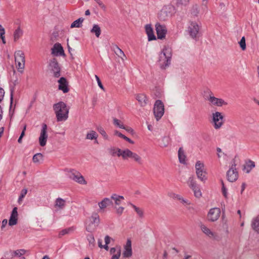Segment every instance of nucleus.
Here are the masks:
<instances>
[{
  "label": "nucleus",
  "instance_id": "f257e3e1",
  "mask_svg": "<svg viewBox=\"0 0 259 259\" xmlns=\"http://www.w3.org/2000/svg\"><path fill=\"white\" fill-rule=\"evenodd\" d=\"M53 109L55 112L57 121H65L68 118L69 109L64 102H59L53 105Z\"/></svg>",
  "mask_w": 259,
  "mask_h": 259
},
{
  "label": "nucleus",
  "instance_id": "f03ea898",
  "mask_svg": "<svg viewBox=\"0 0 259 259\" xmlns=\"http://www.w3.org/2000/svg\"><path fill=\"white\" fill-rule=\"evenodd\" d=\"M100 222L99 215L97 213H94L92 215L87 219L84 222V227L85 230L92 233L94 232Z\"/></svg>",
  "mask_w": 259,
  "mask_h": 259
},
{
  "label": "nucleus",
  "instance_id": "7ed1b4c3",
  "mask_svg": "<svg viewBox=\"0 0 259 259\" xmlns=\"http://www.w3.org/2000/svg\"><path fill=\"white\" fill-rule=\"evenodd\" d=\"M171 55L168 49L164 48L159 54L158 64L161 69H165L170 63Z\"/></svg>",
  "mask_w": 259,
  "mask_h": 259
},
{
  "label": "nucleus",
  "instance_id": "20e7f679",
  "mask_svg": "<svg viewBox=\"0 0 259 259\" xmlns=\"http://www.w3.org/2000/svg\"><path fill=\"white\" fill-rule=\"evenodd\" d=\"M49 69L55 78H58L61 75V68L56 58L50 59L49 62Z\"/></svg>",
  "mask_w": 259,
  "mask_h": 259
},
{
  "label": "nucleus",
  "instance_id": "39448f33",
  "mask_svg": "<svg viewBox=\"0 0 259 259\" xmlns=\"http://www.w3.org/2000/svg\"><path fill=\"white\" fill-rule=\"evenodd\" d=\"M196 174L197 178L202 182H205L207 179L206 172L204 170V164L200 160L197 161L195 164Z\"/></svg>",
  "mask_w": 259,
  "mask_h": 259
},
{
  "label": "nucleus",
  "instance_id": "423d86ee",
  "mask_svg": "<svg viewBox=\"0 0 259 259\" xmlns=\"http://www.w3.org/2000/svg\"><path fill=\"white\" fill-rule=\"evenodd\" d=\"M164 113V104L160 100H156L153 107V113L156 119L159 120Z\"/></svg>",
  "mask_w": 259,
  "mask_h": 259
},
{
  "label": "nucleus",
  "instance_id": "0eeeda50",
  "mask_svg": "<svg viewBox=\"0 0 259 259\" xmlns=\"http://www.w3.org/2000/svg\"><path fill=\"white\" fill-rule=\"evenodd\" d=\"M236 164L235 163V160L232 161L231 166L227 172V177L228 181L230 182H234L236 181L238 178V174L236 168Z\"/></svg>",
  "mask_w": 259,
  "mask_h": 259
},
{
  "label": "nucleus",
  "instance_id": "6e6552de",
  "mask_svg": "<svg viewBox=\"0 0 259 259\" xmlns=\"http://www.w3.org/2000/svg\"><path fill=\"white\" fill-rule=\"evenodd\" d=\"M207 100L212 106L222 107L224 105H227V103L223 99L215 97L212 93H211L207 97Z\"/></svg>",
  "mask_w": 259,
  "mask_h": 259
},
{
  "label": "nucleus",
  "instance_id": "1a4fd4ad",
  "mask_svg": "<svg viewBox=\"0 0 259 259\" xmlns=\"http://www.w3.org/2000/svg\"><path fill=\"white\" fill-rule=\"evenodd\" d=\"M199 31V26L195 21H190L188 26V31L193 38L197 36Z\"/></svg>",
  "mask_w": 259,
  "mask_h": 259
},
{
  "label": "nucleus",
  "instance_id": "9d476101",
  "mask_svg": "<svg viewBox=\"0 0 259 259\" xmlns=\"http://www.w3.org/2000/svg\"><path fill=\"white\" fill-rule=\"evenodd\" d=\"M212 120L214 123L215 128L221 127L223 123L224 116L222 113L220 112H215L212 114Z\"/></svg>",
  "mask_w": 259,
  "mask_h": 259
},
{
  "label": "nucleus",
  "instance_id": "9b49d317",
  "mask_svg": "<svg viewBox=\"0 0 259 259\" xmlns=\"http://www.w3.org/2000/svg\"><path fill=\"white\" fill-rule=\"evenodd\" d=\"M221 213V210L218 208H213L209 210L208 214L207 219L209 221L215 222L218 220Z\"/></svg>",
  "mask_w": 259,
  "mask_h": 259
},
{
  "label": "nucleus",
  "instance_id": "f8f14e48",
  "mask_svg": "<svg viewBox=\"0 0 259 259\" xmlns=\"http://www.w3.org/2000/svg\"><path fill=\"white\" fill-rule=\"evenodd\" d=\"M155 28L158 38L160 39L164 38L167 33L166 26L157 23L155 25Z\"/></svg>",
  "mask_w": 259,
  "mask_h": 259
},
{
  "label": "nucleus",
  "instance_id": "ddd939ff",
  "mask_svg": "<svg viewBox=\"0 0 259 259\" xmlns=\"http://www.w3.org/2000/svg\"><path fill=\"white\" fill-rule=\"evenodd\" d=\"M58 82L59 83L58 89L59 90L62 91L64 93L69 92L68 82L66 78L61 77L58 80Z\"/></svg>",
  "mask_w": 259,
  "mask_h": 259
},
{
  "label": "nucleus",
  "instance_id": "4468645a",
  "mask_svg": "<svg viewBox=\"0 0 259 259\" xmlns=\"http://www.w3.org/2000/svg\"><path fill=\"white\" fill-rule=\"evenodd\" d=\"M170 9H171V7L170 6H164L158 13L159 18L163 20H165L170 12L169 11Z\"/></svg>",
  "mask_w": 259,
  "mask_h": 259
},
{
  "label": "nucleus",
  "instance_id": "2eb2a0df",
  "mask_svg": "<svg viewBox=\"0 0 259 259\" xmlns=\"http://www.w3.org/2000/svg\"><path fill=\"white\" fill-rule=\"evenodd\" d=\"M132 255V242L128 239L126 245L124 247V251L122 255L124 257H130Z\"/></svg>",
  "mask_w": 259,
  "mask_h": 259
},
{
  "label": "nucleus",
  "instance_id": "dca6fc26",
  "mask_svg": "<svg viewBox=\"0 0 259 259\" xmlns=\"http://www.w3.org/2000/svg\"><path fill=\"white\" fill-rule=\"evenodd\" d=\"M68 176L71 179L78 182V183H80L81 175L79 171L74 169H72L68 173Z\"/></svg>",
  "mask_w": 259,
  "mask_h": 259
},
{
  "label": "nucleus",
  "instance_id": "f3484780",
  "mask_svg": "<svg viewBox=\"0 0 259 259\" xmlns=\"http://www.w3.org/2000/svg\"><path fill=\"white\" fill-rule=\"evenodd\" d=\"M17 208L15 207L13 209L9 221V225L10 226H14L17 223Z\"/></svg>",
  "mask_w": 259,
  "mask_h": 259
},
{
  "label": "nucleus",
  "instance_id": "a211bd4d",
  "mask_svg": "<svg viewBox=\"0 0 259 259\" xmlns=\"http://www.w3.org/2000/svg\"><path fill=\"white\" fill-rule=\"evenodd\" d=\"M52 54L56 56L64 54L62 47L60 44H55L52 49Z\"/></svg>",
  "mask_w": 259,
  "mask_h": 259
},
{
  "label": "nucleus",
  "instance_id": "6ab92c4d",
  "mask_svg": "<svg viewBox=\"0 0 259 259\" xmlns=\"http://www.w3.org/2000/svg\"><path fill=\"white\" fill-rule=\"evenodd\" d=\"M48 138V135L47 133V131H41L38 139L39 145L41 147H44L46 145Z\"/></svg>",
  "mask_w": 259,
  "mask_h": 259
},
{
  "label": "nucleus",
  "instance_id": "aec40b11",
  "mask_svg": "<svg viewBox=\"0 0 259 259\" xmlns=\"http://www.w3.org/2000/svg\"><path fill=\"white\" fill-rule=\"evenodd\" d=\"M145 31L148 37V40L149 41L152 40H155L156 37L154 34L153 28L151 25L147 24L145 26Z\"/></svg>",
  "mask_w": 259,
  "mask_h": 259
},
{
  "label": "nucleus",
  "instance_id": "412c9836",
  "mask_svg": "<svg viewBox=\"0 0 259 259\" xmlns=\"http://www.w3.org/2000/svg\"><path fill=\"white\" fill-rule=\"evenodd\" d=\"M86 238L88 241V248L93 249L96 245V242L94 236L92 233L87 235Z\"/></svg>",
  "mask_w": 259,
  "mask_h": 259
},
{
  "label": "nucleus",
  "instance_id": "4be33fe9",
  "mask_svg": "<svg viewBox=\"0 0 259 259\" xmlns=\"http://www.w3.org/2000/svg\"><path fill=\"white\" fill-rule=\"evenodd\" d=\"M107 150L109 154L112 156H117L118 157H120L121 155V150L118 148L111 146Z\"/></svg>",
  "mask_w": 259,
  "mask_h": 259
},
{
  "label": "nucleus",
  "instance_id": "5701e85b",
  "mask_svg": "<svg viewBox=\"0 0 259 259\" xmlns=\"http://www.w3.org/2000/svg\"><path fill=\"white\" fill-rule=\"evenodd\" d=\"M112 204L113 202L112 200L109 198H105L98 203V205L101 209L105 208L106 207Z\"/></svg>",
  "mask_w": 259,
  "mask_h": 259
},
{
  "label": "nucleus",
  "instance_id": "b1692460",
  "mask_svg": "<svg viewBox=\"0 0 259 259\" xmlns=\"http://www.w3.org/2000/svg\"><path fill=\"white\" fill-rule=\"evenodd\" d=\"M136 99L141 106H145L147 103L148 99L146 96L144 94L137 95Z\"/></svg>",
  "mask_w": 259,
  "mask_h": 259
},
{
  "label": "nucleus",
  "instance_id": "393cba45",
  "mask_svg": "<svg viewBox=\"0 0 259 259\" xmlns=\"http://www.w3.org/2000/svg\"><path fill=\"white\" fill-rule=\"evenodd\" d=\"M15 59L16 62H25V56L24 53L21 51H18L15 53Z\"/></svg>",
  "mask_w": 259,
  "mask_h": 259
},
{
  "label": "nucleus",
  "instance_id": "a878e982",
  "mask_svg": "<svg viewBox=\"0 0 259 259\" xmlns=\"http://www.w3.org/2000/svg\"><path fill=\"white\" fill-rule=\"evenodd\" d=\"M255 167V162L251 160H249L246 162L244 166L243 169L245 170L246 173H249L251 170Z\"/></svg>",
  "mask_w": 259,
  "mask_h": 259
},
{
  "label": "nucleus",
  "instance_id": "bb28decb",
  "mask_svg": "<svg viewBox=\"0 0 259 259\" xmlns=\"http://www.w3.org/2000/svg\"><path fill=\"white\" fill-rule=\"evenodd\" d=\"M178 157L179 159V161L180 163L182 164L186 163V155L185 154L184 151L182 147H180L178 151Z\"/></svg>",
  "mask_w": 259,
  "mask_h": 259
},
{
  "label": "nucleus",
  "instance_id": "cd10ccee",
  "mask_svg": "<svg viewBox=\"0 0 259 259\" xmlns=\"http://www.w3.org/2000/svg\"><path fill=\"white\" fill-rule=\"evenodd\" d=\"M251 227L255 231L259 233V214L252 220Z\"/></svg>",
  "mask_w": 259,
  "mask_h": 259
},
{
  "label": "nucleus",
  "instance_id": "c85d7f7f",
  "mask_svg": "<svg viewBox=\"0 0 259 259\" xmlns=\"http://www.w3.org/2000/svg\"><path fill=\"white\" fill-rule=\"evenodd\" d=\"M111 199L114 201V203L116 205H119L124 198L122 196L118 195L116 194H113L111 196Z\"/></svg>",
  "mask_w": 259,
  "mask_h": 259
},
{
  "label": "nucleus",
  "instance_id": "c756f323",
  "mask_svg": "<svg viewBox=\"0 0 259 259\" xmlns=\"http://www.w3.org/2000/svg\"><path fill=\"white\" fill-rule=\"evenodd\" d=\"M187 184H188L189 187L192 190L195 189V188H196L198 187H199L197 185V184L196 183V182L193 176L189 177V179L188 180V182H187Z\"/></svg>",
  "mask_w": 259,
  "mask_h": 259
},
{
  "label": "nucleus",
  "instance_id": "7c9ffc66",
  "mask_svg": "<svg viewBox=\"0 0 259 259\" xmlns=\"http://www.w3.org/2000/svg\"><path fill=\"white\" fill-rule=\"evenodd\" d=\"M201 229L202 231L208 237H213L214 236V233L205 225H201Z\"/></svg>",
  "mask_w": 259,
  "mask_h": 259
},
{
  "label": "nucleus",
  "instance_id": "2f4dec72",
  "mask_svg": "<svg viewBox=\"0 0 259 259\" xmlns=\"http://www.w3.org/2000/svg\"><path fill=\"white\" fill-rule=\"evenodd\" d=\"M91 32L95 33L97 37H99L101 34V30L100 26L97 24H94Z\"/></svg>",
  "mask_w": 259,
  "mask_h": 259
},
{
  "label": "nucleus",
  "instance_id": "473e14b6",
  "mask_svg": "<svg viewBox=\"0 0 259 259\" xmlns=\"http://www.w3.org/2000/svg\"><path fill=\"white\" fill-rule=\"evenodd\" d=\"M132 153V151L128 149H126L121 150L120 156H121L123 159H126L128 158H131Z\"/></svg>",
  "mask_w": 259,
  "mask_h": 259
},
{
  "label": "nucleus",
  "instance_id": "72a5a7b5",
  "mask_svg": "<svg viewBox=\"0 0 259 259\" xmlns=\"http://www.w3.org/2000/svg\"><path fill=\"white\" fill-rule=\"evenodd\" d=\"M128 205H130L137 212V214L139 216L140 218H143L144 217V212L143 210L141 209L140 208L137 207L134 204H132V203H129Z\"/></svg>",
  "mask_w": 259,
  "mask_h": 259
},
{
  "label": "nucleus",
  "instance_id": "f704fd0d",
  "mask_svg": "<svg viewBox=\"0 0 259 259\" xmlns=\"http://www.w3.org/2000/svg\"><path fill=\"white\" fill-rule=\"evenodd\" d=\"M23 34V30L20 28V27H18L17 29H16L14 33V40L15 41H16Z\"/></svg>",
  "mask_w": 259,
  "mask_h": 259
},
{
  "label": "nucleus",
  "instance_id": "c9c22d12",
  "mask_svg": "<svg viewBox=\"0 0 259 259\" xmlns=\"http://www.w3.org/2000/svg\"><path fill=\"white\" fill-rule=\"evenodd\" d=\"M65 205V201L62 198H58L56 200L55 206L63 209Z\"/></svg>",
  "mask_w": 259,
  "mask_h": 259
},
{
  "label": "nucleus",
  "instance_id": "e433bc0d",
  "mask_svg": "<svg viewBox=\"0 0 259 259\" xmlns=\"http://www.w3.org/2000/svg\"><path fill=\"white\" fill-rule=\"evenodd\" d=\"M114 51L119 57L123 60V58L125 57V55L123 52L117 46H115Z\"/></svg>",
  "mask_w": 259,
  "mask_h": 259
},
{
  "label": "nucleus",
  "instance_id": "4c0bfd02",
  "mask_svg": "<svg viewBox=\"0 0 259 259\" xmlns=\"http://www.w3.org/2000/svg\"><path fill=\"white\" fill-rule=\"evenodd\" d=\"M113 124L116 127L126 130V127L124 126L123 122L119 119L114 118L113 119Z\"/></svg>",
  "mask_w": 259,
  "mask_h": 259
},
{
  "label": "nucleus",
  "instance_id": "58836bf2",
  "mask_svg": "<svg viewBox=\"0 0 259 259\" xmlns=\"http://www.w3.org/2000/svg\"><path fill=\"white\" fill-rule=\"evenodd\" d=\"M43 155L40 153L35 154L32 158V160L34 163L39 162L43 160Z\"/></svg>",
  "mask_w": 259,
  "mask_h": 259
},
{
  "label": "nucleus",
  "instance_id": "ea45409f",
  "mask_svg": "<svg viewBox=\"0 0 259 259\" xmlns=\"http://www.w3.org/2000/svg\"><path fill=\"white\" fill-rule=\"evenodd\" d=\"M97 137V134L94 131H92V132L88 134L87 136V138L88 139H90V140L95 139L96 140H95V142L96 143H98L97 140H96Z\"/></svg>",
  "mask_w": 259,
  "mask_h": 259
},
{
  "label": "nucleus",
  "instance_id": "a19ab883",
  "mask_svg": "<svg viewBox=\"0 0 259 259\" xmlns=\"http://www.w3.org/2000/svg\"><path fill=\"white\" fill-rule=\"evenodd\" d=\"M131 158H133L139 164H142V163L141 157L135 153L132 152Z\"/></svg>",
  "mask_w": 259,
  "mask_h": 259
},
{
  "label": "nucleus",
  "instance_id": "79ce46f5",
  "mask_svg": "<svg viewBox=\"0 0 259 259\" xmlns=\"http://www.w3.org/2000/svg\"><path fill=\"white\" fill-rule=\"evenodd\" d=\"M169 138L167 137H164L161 141V142L160 143V146L165 147L167 146V145L169 143Z\"/></svg>",
  "mask_w": 259,
  "mask_h": 259
},
{
  "label": "nucleus",
  "instance_id": "37998d69",
  "mask_svg": "<svg viewBox=\"0 0 259 259\" xmlns=\"http://www.w3.org/2000/svg\"><path fill=\"white\" fill-rule=\"evenodd\" d=\"M73 229L72 228H69L67 229H65L62 230L60 232L59 234V237H61L62 236L69 234L71 231H72Z\"/></svg>",
  "mask_w": 259,
  "mask_h": 259
},
{
  "label": "nucleus",
  "instance_id": "c03bdc74",
  "mask_svg": "<svg viewBox=\"0 0 259 259\" xmlns=\"http://www.w3.org/2000/svg\"><path fill=\"white\" fill-rule=\"evenodd\" d=\"M27 193V190L26 189H23L21 192L20 195L19 196L18 202L19 204H21L23 198L25 196Z\"/></svg>",
  "mask_w": 259,
  "mask_h": 259
},
{
  "label": "nucleus",
  "instance_id": "a18cd8bd",
  "mask_svg": "<svg viewBox=\"0 0 259 259\" xmlns=\"http://www.w3.org/2000/svg\"><path fill=\"white\" fill-rule=\"evenodd\" d=\"M81 27V18H79L76 20L74 21L70 26L71 28L77 27L79 28Z\"/></svg>",
  "mask_w": 259,
  "mask_h": 259
},
{
  "label": "nucleus",
  "instance_id": "49530a36",
  "mask_svg": "<svg viewBox=\"0 0 259 259\" xmlns=\"http://www.w3.org/2000/svg\"><path fill=\"white\" fill-rule=\"evenodd\" d=\"M199 12V7L197 5H193L192 7L191 14L197 16Z\"/></svg>",
  "mask_w": 259,
  "mask_h": 259
},
{
  "label": "nucleus",
  "instance_id": "de8ad7c7",
  "mask_svg": "<svg viewBox=\"0 0 259 259\" xmlns=\"http://www.w3.org/2000/svg\"><path fill=\"white\" fill-rule=\"evenodd\" d=\"M17 67L20 73H23L25 67V62H17Z\"/></svg>",
  "mask_w": 259,
  "mask_h": 259
},
{
  "label": "nucleus",
  "instance_id": "09e8293b",
  "mask_svg": "<svg viewBox=\"0 0 259 259\" xmlns=\"http://www.w3.org/2000/svg\"><path fill=\"white\" fill-rule=\"evenodd\" d=\"M177 5L179 6H186L188 5L189 3L190 0H176Z\"/></svg>",
  "mask_w": 259,
  "mask_h": 259
},
{
  "label": "nucleus",
  "instance_id": "8fccbe9b",
  "mask_svg": "<svg viewBox=\"0 0 259 259\" xmlns=\"http://www.w3.org/2000/svg\"><path fill=\"white\" fill-rule=\"evenodd\" d=\"M239 45L242 50L244 51L246 49L245 38L244 36L241 38L240 41H239Z\"/></svg>",
  "mask_w": 259,
  "mask_h": 259
},
{
  "label": "nucleus",
  "instance_id": "3c124183",
  "mask_svg": "<svg viewBox=\"0 0 259 259\" xmlns=\"http://www.w3.org/2000/svg\"><path fill=\"white\" fill-rule=\"evenodd\" d=\"M196 197L199 198L201 196V192L199 187L192 190Z\"/></svg>",
  "mask_w": 259,
  "mask_h": 259
},
{
  "label": "nucleus",
  "instance_id": "603ef678",
  "mask_svg": "<svg viewBox=\"0 0 259 259\" xmlns=\"http://www.w3.org/2000/svg\"><path fill=\"white\" fill-rule=\"evenodd\" d=\"M25 252L26 251L24 249H18L14 251V254L15 256H21V255L24 254Z\"/></svg>",
  "mask_w": 259,
  "mask_h": 259
},
{
  "label": "nucleus",
  "instance_id": "864d4df0",
  "mask_svg": "<svg viewBox=\"0 0 259 259\" xmlns=\"http://www.w3.org/2000/svg\"><path fill=\"white\" fill-rule=\"evenodd\" d=\"M221 184H222V190L223 194L225 197H227V189L225 187L224 182L222 180L221 181Z\"/></svg>",
  "mask_w": 259,
  "mask_h": 259
},
{
  "label": "nucleus",
  "instance_id": "5fc2aeb1",
  "mask_svg": "<svg viewBox=\"0 0 259 259\" xmlns=\"http://www.w3.org/2000/svg\"><path fill=\"white\" fill-rule=\"evenodd\" d=\"M95 78L96 79V80L97 81V83H98V84L99 85V87L103 91L105 90V89L99 78V77L97 75H95Z\"/></svg>",
  "mask_w": 259,
  "mask_h": 259
},
{
  "label": "nucleus",
  "instance_id": "6e6d98bb",
  "mask_svg": "<svg viewBox=\"0 0 259 259\" xmlns=\"http://www.w3.org/2000/svg\"><path fill=\"white\" fill-rule=\"evenodd\" d=\"M120 249H118L117 251V252L112 255L111 259H119V256H120Z\"/></svg>",
  "mask_w": 259,
  "mask_h": 259
},
{
  "label": "nucleus",
  "instance_id": "4d7b16f0",
  "mask_svg": "<svg viewBox=\"0 0 259 259\" xmlns=\"http://www.w3.org/2000/svg\"><path fill=\"white\" fill-rule=\"evenodd\" d=\"M98 5L99 6L103 9H105L106 8V6L105 5L101 2V0H94Z\"/></svg>",
  "mask_w": 259,
  "mask_h": 259
},
{
  "label": "nucleus",
  "instance_id": "13d9d810",
  "mask_svg": "<svg viewBox=\"0 0 259 259\" xmlns=\"http://www.w3.org/2000/svg\"><path fill=\"white\" fill-rule=\"evenodd\" d=\"M98 5L99 6L103 9H105L106 8V6L105 5L101 2V0H94Z\"/></svg>",
  "mask_w": 259,
  "mask_h": 259
},
{
  "label": "nucleus",
  "instance_id": "bf43d9fd",
  "mask_svg": "<svg viewBox=\"0 0 259 259\" xmlns=\"http://www.w3.org/2000/svg\"><path fill=\"white\" fill-rule=\"evenodd\" d=\"M124 208L123 207H119L116 209V213L119 215L121 214Z\"/></svg>",
  "mask_w": 259,
  "mask_h": 259
},
{
  "label": "nucleus",
  "instance_id": "052dcab7",
  "mask_svg": "<svg viewBox=\"0 0 259 259\" xmlns=\"http://www.w3.org/2000/svg\"><path fill=\"white\" fill-rule=\"evenodd\" d=\"M105 242L106 244H109L111 240L112 239L110 237H109L108 235H106L105 237Z\"/></svg>",
  "mask_w": 259,
  "mask_h": 259
},
{
  "label": "nucleus",
  "instance_id": "680f3d73",
  "mask_svg": "<svg viewBox=\"0 0 259 259\" xmlns=\"http://www.w3.org/2000/svg\"><path fill=\"white\" fill-rule=\"evenodd\" d=\"M14 91V88L13 87L11 89V97H10V100H11V106L12 104L13 100V92Z\"/></svg>",
  "mask_w": 259,
  "mask_h": 259
},
{
  "label": "nucleus",
  "instance_id": "e2e57ef3",
  "mask_svg": "<svg viewBox=\"0 0 259 259\" xmlns=\"http://www.w3.org/2000/svg\"><path fill=\"white\" fill-rule=\"evenodd\" d=\"M5 94L4 90L2 89H0V102L3 99Z\"/></svg>",
  "mask_w": 259,
  "mask_h": 259
},
{
  "label": "nucleus",
  "instance_id": "0e129e2a",
  "mask_svg": "<svg viewBox=\"0 0 259 259\" xmlns=\"http://www.w3.org/2000/svg\"><path fill=\"white\" fill-rule=\"evenodd\" d=\"M119 249H117L115 247H112V248H111L110 249V253L111 254H112V255L113 254H115L116 252H117V251Z\"/></svg>",
  "mask_w": 259,
  "mask_h": 259
},
{
  "label": "nucleus",
  "instance_id": "69168bd1",
  "mask_svg": "<svg viewBox=\"0 0 259 259\" xmlns=\"http://www.w3.org/2000/svg\"><path fill=\"white\" fill-rule=\"evenodd\" d=\"M8 223V221H7V219H4L2 222V227H1V229H3L5 227V226H6V225Z\"/></svg>",
  "mask_w": 259,
  "mask_h": 259
},
{
  "label": "nucleus",
  "instance_id": "338daca9",
  "mask_svg": "<svg viewBox=\"0 0 259 259\" xmlns=\"http://www.w3.org/2000/svg\"><path fill=\"white\" fill-rule=\"evenodd\" d=\"M5 30L4 28L0 24V35L5 34Z\"/></svg>",
  "mask_w": 259,
  "mask_h": 259
},
{
  "label": "nucleus",
  "instance_id": "774afa93",
  "mask_svg": "<svg viewBox=\"0 0 259 259\" xmlns=\"http://www.w3.org/2000/svg\"><path fill=\"white\" fill-rule=\"evenodd\" d=\"M101 134L105 138L107 139V135L105 131H101Z\"/></svg>",
  "mask_w": 259,
  "mask_h": 259
}]
</instances>
